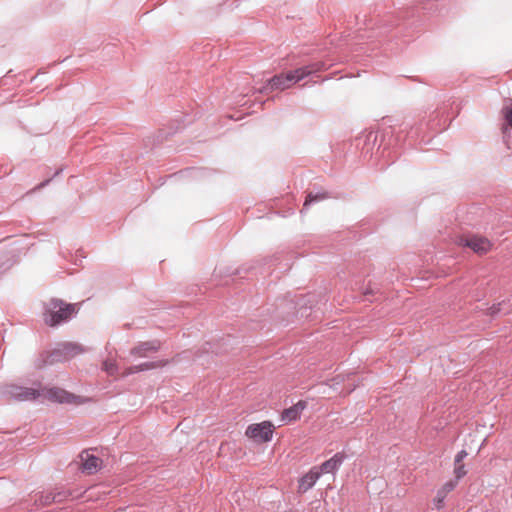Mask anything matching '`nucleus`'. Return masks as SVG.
<instances>
[{
	"label": "nucleus",
	"instance_id": "f257e3e1",
	"mask_svg": "<svg viewBox=\"0 0 512 512\" xmlns=\"http://www.w3.org/2000/svg\"><path fill=\"white\" fill-rule=\"evenodd\" d=\"M6 394L17 401L50 400L59 403H72L75 400L73 394L61 388H47L41 385L38 388L11 385L7 388Z\"/></svg>",
	"mask_w": 512,
	"mask_h": 512
},
{
	"label": "nucleus",
	"instance_id": "f03ea898",
	"mask_svg": "<svg viewBox=\"0 0 512 512\" xmlns=\"http://www.w3.org/2000/svg\"><path fill=\"white\" fill-rule=\"evenodd\" d=\"M324 69V64L315 63L304 67L280 73L272 77L263 87L264 92H272L274 90H286L295 83L301 81L305 77Z\"/></svg>",
	"mask_w": 512,
	"mask_h": 512
},
{
	"label": "nucleus",
	"instance_id": "7ed1b4c3",
	"mask_svg": "<svg viewBox=\"0 0 512 512\" xmlns=\"http://www.w3.org/2000/svg\"><path fill=\"white\" fill-rule=\"evenodd\" d=\"M80 309V303H67L63 300L53 298L44 305V321L51 327L59 326L72 317H74Z\"/></svg>",
	"mask_w": 512,
	"mask_h": 512
},
{
	"label": "nucleus",
	"instance_id": "20e7f679",
	"mask_svg": "<svg viewBox=\"0 0 512 512\" xmlns=\"http://www.w3.org/2000/svg\"><path fill=\"white\" fill-rule=\"evenodd\" d=\"M84 351V348L78 343L62 342L57 344L51 352L42 353L36 361V366L38 368H42L48 364L51 365L57 362H64L83 353Z\"/></svg>",
	"mask_w": 512,
	"mask_h": 512
},
{
	"label": "nucleus",
	"instance_id": "39448f33",
	"mask_svg": "<svg viewBox=\"0 0 512 512\" xmlns=\"http://www.w3.org/2000/svg\"><path fill=\"white\" fill-rule=\"evenodd\" d=\"M273 425L269 421H263L261 423L251 424L246 429V436L252 439L254 442L263 443L268 442L273 436Z\"/></svg>",
	"mask_w": 512,
	"mask_h": 512
},
{
	"label": "nucleus",
	"instance_id": "423d86ee",
	"mask_svg": "<svg viewBox=\"0 0 512 512\" xmlns=\"http://www.w3.org/2000/svg\"><path fill=\"white\" fill-rule=\"evenodd\" d=\"M460 246H466L477 254H486L491 250L492 243L489 239L480 236H462L458 239Z\"/></svg>",
	"mask_w": 512,
	"mask_h": 512
},
{
	"label": "nucleus",
	"instance_id": "0eeeda50",
	"mask_svg": "<svg viewBox=\"0 0 512 512\" xmlns=\"http://www.w3.org/2000/svg\"><path fill=\"white\" fill-rule=\"evenodd\" d=\"M79 459L82 471L88 475L96 473L102 466V460L89 450L82 451Z\"/></svg>",
	"mask_w": 512,
	"mask_h": 512
},
{
	"label": "nucleus",
	"instance_id": "6e6552de",
	"mask_svg": "<svg viewBox=\"0 0 512 512\" xmlns=\"http://www.w3.org/2000/svg\"><path fill=\"white\" fill-rule=\"evenodd\" d=\"M346 456L343 452L334 454L330 459L326 460L319 466H314L318 470L319 475L322 474H335L340 466L343 464Z\"/></svg>",
	"mask_w": 512,
	"mask_h": 512
},
{
	"label": "nucleus",
	"instance_id": "1a4fd4ad",
	"mask_svg": "<svg viewBox=\"0 0 512 512\" xmlns=\"http://www.w3.org/2000/svg\"><path fill=\"white\" fill-rule=\"evenodd\" d=\"M160 348V342L157 340L141 342L131 350V355L140 358L150 357Z\"/></svg>",
	"mask_w": 512,
	"mask_h": 512
},
{
	"label": "nucleus",
	"instance_id": "9d476101",
	"mask_svg": "<svg viewBox=\"0 0 512 512\" xmlns=\"http://www.w3.org/2000/svg\"><path fill=\"white\" fill-rule=\"evenodd\" d=\"M320 477L318 470H316L315 467H312L309 472L299 479L298 492L306 493L316 484Z\"/></svg>",
	"mask_w": 512,
	"mask_h": 512
},
{
	"label": "nucleus",
	"instance_id": "9b49d317",
	"mask_svg": "<svg viewBox=\"0 0 512 512\" xmlns=\"http://www.w3.org/2000/svg\"><path fill=\"white\" fill-rule=\"evenodd\" d=\"M306 403L299 401L292 407L285 409L282 413V421L289 423L299 418L302 411L305 409Z\"/></svg>",
	"mask_w": 512,
	"mask_h": 512
},
{
	"label": "nucleus",
	"instance_id": "f8f14e48",
	"mask_svg": "<svg viewBox=\"0 0 512 512\" xmlns=\"http://www.w3.org/2000/svg\"><path fill=\"white\" fill-rule=\"evenodd\" d=\"M161 365H164L163 362L161 361H150V362H144V363H141L139 365H134V366H130L128 367L125 371H124V375H131V374H134V373H137V372H140V371H146V370H150V369H154L158 366H161Z\"/></svg>",
	"mask_w": 512,
	"mask_h": 512
},
{
	"label": "nucleus",
	"instance_id": "ddd939ff",
	"mask_svg": "<svg viewBox=\"0 0 512 512\" xmlns=\"http://www.w3.org/2000/svg\"><path fill=\"white\" fill-rule=\"evenodd\" d=\"M66 492L52 493L48 492L40 496V502L42 505H49L53 502H62L67 497Z\"/></svg>",
	"mask_w": 512,
	"mask_h": 512
},
{
	"label": "nucleus",
	"instance_id": "4468645a",
	"mask_svg": "<svg viewBox=\"0 0 512 512\" xmlns=\"http://www.w3.org/2000/svg\"><path fill=\"white\" fill-rule=\"evenodd\" d=\"M327 198H329V195H328L327 192H322V193H319V194L309 193L307 195V197H306V200L304 202L303 208H306L312 202L325 200Z\"/></svg>",
	"mask_w": 512,
	"mask_h": 512
},
{
	"label": "nucleus",
	"instance_id": "2eb2a0df",
	"mask_svg": "<svg viewBox=\"0 0 512 512\" xmlns=\"http://www.w3.org/2000/svg\"><path fill=\"white\" fill-rule=\"evenodd\" d=\"M102 368L109 375H115L118 372V366L113 359H106L102 364Z\"/></svg>",
	"mask_w": 512,
	"mask_h": 512
},
{
	"label": "nucleus",
	"instance_id": "dca6fc26",
	"mask_svg": "<svg viewBox=\"0 0 512 512\" xmlns=\"http://www.w3.org/2000/svg\"><path fill=\"white\" fill-rule=\"evenodd\" d=\"M502 112L507 125L512 128V100L504 106Z\"/></svg>",
	"mask_w": 512,
	"mask_h": 512
},
{
	"label": "nucleus",
	"instance_id": "f3484780",
	"mask_svg": "<svg viewBox=\"0 0 512 512\" xmlns=\"http://www.w3.org/2000/svg\"><path fill=\"white\" fill-rule=\"evenodd\" d=\"M456 485H457V480L448 481L442 486V488L440 489V492L447 495L449 492H451L456 487Z\"/></svg>",
	"mask_w": 512,
	"mask_h": 512
},
{
	"label": "nucleus",
	"instance_id": "a211bd4d",
	"mask_svg": "<svg viewBox=\"0 0 512 512\" xmlns=\"http://www.w3.org/2000/svg\"><path fill=\"white\" fill-rule=\"evenodd\" d=\"M454 473H455V476H456V480L458 481L459 479H461L463 476H465L466 474V470H465V467L462 463L460 464H455V469H454Z\"/></svg>",
	"mask_w": 512,
	"mask_h": 512
},
{
	"label": "nucleus",
	"instance_id": "6ab92c4d",
	"mask_svg": "<svg viewBox=\"0 0 512 512\" xmlns=\"http://www.w3.org/2000/svg\"><path fill=\"white\" fill-rule=\"evenodd\" d=\"M447 495L443 494L442 492H440V490L437 492V495L434 499V503H435V506L437 509H440L443 505V502L445 500Z\"/></svg>",
	"mask_w": 512,
	"mask_h": 512
},
{
	"label": "nucleus",
	"instance_id": "aec40b11",
	"mask_svg": "<svg viewBox=\"0 0 512 512\" xmlns=\"http://www.w3.org/2000/svg\"><path fill=\"white\" fill-rule=\"evenodd\" d=\"M467 456V452L465 450H461L455 456V464L462 463L463 459Z\"/></svg>",
	"mask_w": 512,
	"mask_h": 512
},
{
	"label": "nucleus",
	"instance_id": "412c9836",
	"mask_svg": "<svg viewBox=\"0 0 512 512\" xmlns=\"http://www.w3.org/2000/svg\"><path fill=\"white\" fill-rule=\"evenodd\" d=\"M500 312H501L500 304L498 305V307L493 306V307L491 308V313H492V314H496V313H500Z\"/></svg>",
	"mask_w": 512,
	"mask_h": 512
},
{
	"label": "nucleus",
	"instance_id": "4be33fe9",
	"mask_svg": "<svg viewBox=\"0 0 512 512\" xmlns=\"http://www.w3.org/2000/svg\"><path fill=\"white\" fill-rule=\"evenodd\" d=\"M372 292H373L372 289L367 290V294H372Z\"/></svg>",
	"mask_w": 512,
	"mask_h": 512
}]
</instances>
